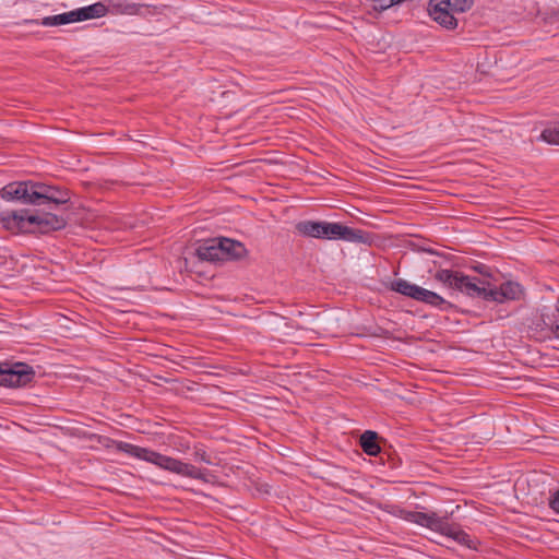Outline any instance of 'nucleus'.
<instances>
[{"mask_svg":"<svg viewBox=\"0 0 559 559\" xmlns=\"http://www.w3.org/2000/svg\"><path fill=\"white\" fill-rule=\"evenodd\" d=\"M390 289L418 302L429 305L440 310H445L450 306V302L439 294L420 287L416 284H412L404 278H396L392 281L390 284Z\"/></svg>","mask_w":559,"mask_h":559,"instance_id":"39448f33","label":"nucleus"},{"mask_svg":"<svg viewBox=\"0 0 559 559\" xmlns=\"http://www.w3.org/2000/svg\"><path fill=\"white\" fill-rule=\"evenodd\" d=\"M551 332L554 334V337L559 340V324L554 325L551 328Z\"/></svg>","mask_w":559,"mask_h":559,"instance_id":"412c9836","label":"nucleus"},{"mask_svg":"<svg viewBox=\"0 0 559 559\" xmlns=\"http://www.w3.org/2000/svg\"><path fill=\"white\" fill-rule=\"evenodd\" d=\"M76 22L92 19H99L108 14V8L104 2H96L91 5L73 10Z\"/></svg>","mask_w":559,"mask_h":559,"instance_id":"4468645a","label":"nucleus"},{"mask_svg":"<svg viewBox=\"0 0 559 559\" xmlns=\"http://www.w3.org/2000/svg\"><path fill=\"white\" fill-rule=\"evenodd\" d=\"M194 459L209 465L213 464L211 456L203 449H197L194 451Z\"/></svg>","mask_w":559,"mask_h":559,"instance_id":"6ab92c4d","label":"nucleus"},{"mask_svg":"<svg viewBox=\"0 0 559 559\" xmlns=\"http://www.w3.org/2000/svg\"><path fill=\"white\" fill-rule=\"evenodd\" d=\"M35 378V370L25 362H1L0 386L21 388L29 384Z\"/></svg>","mask_w":559,"mask_h":559,"instance_id":"423d86ee","label":"nucleus"},{"mask_svg":"<svg viewBox=\"0 0 559 559\" xmlns=\"http://www.w3.org/2000/svg\"><path fill=\"white\" fill-rule=\"evenodd\" d=\"M108 13L117 15H141L144 16L146 13L144 10L152 8L150 4L135 3L131 0H106Z\"/></svg>","mask_w":559,"mask_h":559,"instance_id":"9b49d317","label":"nucleus"},{"mask_svg":"<svg viewBox=\"0 0 559 559\" xmlns=\"http://www.w3.org/2000/svg\"><path fill=\"white\" fill-rule=\"evenodd\" d=\"M118 451L132 457L154 464L155 466L192 479L206 480L207 469H201L190 463L182 462L154 450L142 448L123 441H114Z\"/></svg>","mask_w":559,"mask_h":559,"instance_id":"20e7f679","label":"nucleus"},{"mask_svg":"<svg viewBox=\"0 0 559 559\" xmlns=\"http://www.w3.org/2000/svg\"><path fill=\"white\" fill-rule=\"evenodd\" d=\"M295 228L300 236L308 238L341 240L367 246H371L374 242L373 234L364 229L348 227L340 222L305 219L298 222Z\"/></svg>","mask_w":559,"mask_h":559,"instance_id":"f03ea898","label":"nucleus"},{"mask_svg":"<svg viewBox=\"0 0 559 559\" xmlns=\"http://www.w3.org/2000/svg\"><path fill=\"white\" fill-rule=\"evenodd\" d=\"M222 251L224 255V260L227 259H239L245 255L246 248L245 246L236 240L229 238H222Z\"/></svg>","mask_w":559,"mask_h":559,"instance_id":"dca6fc26","label":"nucleus"},{"mask_svg":"<svg viewBox=\"0 0 559 559\" xmlns=\"http://www.w3.org/2000/svg\"><path fill=\"white\" fill-rule=\"evenodd\" d=\"M440 3L448 5L454 12H465L473 5V0H441Z\"/></svg>","mask_w":559,"mask_h":559,"instance_id":"f3484780","label":"nucleus"},{"mask_svg":"<svg viewBox=\"0 0 559 559\" xmlns=\"http://www.w3.org/2000/svg\"><path fill=\"white\" fill-rule=\"evenodd\" d=\"M397 516L406 522L441 534L468 549L476 550L479 544L477 540L473 539L459 523L450 522L448 515L441 516L436 512L426 513L400 509Z\"/></svg>","mask_w":559,"mask_h":559,"instance_id":"7ed1b4c3","label":"nucleus"},{"mask_svg":"<svg viewBox=\"0 0 559 559\" xmlns=\"http://www.w3.org/2000/svg\"><path fill=\"white\" fill-rule=\"evenodd\" d=\"M433 277L452 290L460 292L468 297L481 298L486 301L503 304L509 300H519L523 294L522 286L516 282L507 281L496 287L478 277L449 269L438 270Z\"/></svg>","mask_w":559,"mask_h":559,"instance_id":"f257e3e1","label":"nucleus"},{"mask_svg":"<svg viewBox=\"0 0 559 559\" xmlns=\"http://www.w3.org/2000/svg\"><path fill=\"white\" fill-rule=\"evenodd\" d=\"M35 187H37V182H10L1 189L0 195L5 201H20L24 204L36 205V200L32 194L33 191L37 190Z\"/></svg>","mask_w":559,"mask_h":559,"instance_id":"6e6552de","label":"nucleus"},{"mask_svg":"<svg viewBox=\"0 0 559 559\" xmlns=\"http://www.w3.org/2000/svg\"><path fill=\"white\" fill-rule=\"evenodd\" d=\"M222 238H214L199 245L197 255L203 261L216 262L223 261Z\"/></svg>","mask_w":559,"mask_h":559,"instance_id":"f8f14e48","label":"nucleus"},{"mask_svg":"<svg viewBox=\"0 0 559 559\" xmlns=\"http://www.w3.org/2000/svg\"><path fill=\"white\" fill-rule=\"evenodd\" d=\"M378 439L376 431L366 430L359 438V445L367 455L376 456L381 452Z\"/></svg>","mask_w":559,"mask_h":559,"instance_id":"2eb2a0df","label":"nucleus"},{"mask_svg":"<svg viewBox=\"0 0 559 559\" xmlns=\"http://www.w3.org/2000/svg\"><path fill=\"white\" fill-rule=\"evenodd\" d=\"M33 219L27 210L0 212V226L12 234L29 233Z\"/></svg>","mask_w":559,"mask_h":559,"instance_id":"0eeeda50","label":"nucleus"},{"mask_svg":"<svg viewBox=\"0 0 559 559\" xmlns=\"http://www.w3.org/2000/svg\"><path fill=\"white\" fill-rule=\"evenodd\" d=\"M74 11L64 12L57 15L46 16L41 20L25 19L21 22L24 25H43V26H60L70 23H75Z\"/></svg>","mask_w":559,"mask_h":559,"instance_id":"ddd939ff","label":"nucleus"},{"mask_svg":"<svg viewBox=\"0 0 559 559\" xmlns=\"http://www.w3.org/2000/svg\"><path fill=\"white\" fill-rule=\"evenodd\" d=\"M485 269H486V266H485V265H479V266L475 267V270H476L477 272L481 273V274H484V273H485V272H484V270H485Z\"/></svg>","mask_w":559,"mask_h":559,"instance_id":"4be33fe9","label":"nucleus"},{"mask_svg":"<svg viewBox=\"0 0 559 559\" xmlns=\"http://www.w3.org/2000/svg\"><path fill=\"white\" fill-rule=\"evenodd\" d=\"M37 190L33 191L32 194L36 200V205H55L66 204L70 201V194L66 189H59L58 187L48 186L45 183L37 182Z\"/></svg>","mask_w":559,"mask_h":559,"instance_id":"1a4fd4ad","label":"nucleus"},{"mask_svg":"<svg viewBox=\"0 0 559 559\" xmlns=\"http://www.w3.org/2000/svg\"><path fill=\"white\" fill-rule=\"evenodd\" d=\"M540 139L549 144L559 145V123L544 129Z\"/></svg>","mask_w":559,"mask_h":559,"instance_id":"a211bd4d","label":"nucleus"},{"mask_svg":"<svg viewBox=\"0 0 559 559\" xmlns=\"http://www.w3.org/2000/svg\"><path fill=\"white\" fill-rule=\"evenodd\" d=\"M29 217L34 218L32 222V230H29V233L47 234L52 230H60L66 226L64 218L52 213H29Z\"/></svg>","mask_w":559,"mask_h":559,"instance_id":"9d476101","label":"nucleus"},{"mask_svg":"<svg viewBox=\"0 0 559 559\" xmlns=\"http://www.w3.org/2000/svg\"><path fill=\"white\" fill-rule=\"evenodd\" d=\"M549 507L559 514V489L556 490L550 499H549Z\"/></svg>","mask_w":559,"mask_h":559,"instance_id":"aec40b11","label":"nucleus"}]
</instances>
